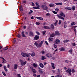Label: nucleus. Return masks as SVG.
<instances>
[{"mask_svg":"<svg viewBox=\"0 0 77 77\" xmlns=\"http://www.w3.org/2000/svg\"><path fill=\"white\" fill-rule=\"evenodd\" d=\"M31 52L32 53V56L33 57V56H35V53H34V52L31 51Z\"/></svg>","mask_w":77,"mask_h":77,"instance_id":"16","label":"nucleus"},{"mask_svg":"<svg viewBox=\"0 0 77 77\" xmlns=\"http://www.w3.org/2000/svg\"><path fill=\"white\" fill-rule=\"evenodd\" d=\"M50 36H51L52 37H54V34L53 33L52 34H51L50 35Z\"/></svg>","mask_w":77,"mask_h":77,"instance_id":"35","label":"nucleus"},{"mask_svg":"<svg viewBox=\"0 0 77 77\" xmlns=\"http://www.w3.org/2000/svg\"><path fill=\"white\" fill-rule=\"evenodd\" d=\"M66 27H67V26L66 25H65V24L64 25V28H66Z\"/></svg>","mask_w":77,"mask_h":77,"instance_id":"47","label":"nucleus"},{"mask_svg":"<svg viewBox=\"0 0 77 77\" xmlns=\"http://www.w3.org/2000/svg\"><path fill=\"white\" fill-rule=\"evenodd\" d=\"M39 66L41 68H44V65L41 63H39Z\"/></svg>","mask_w":77,"mask_h":77,"instance_id":"18","label":"nucleus"},{"mask_svg":"<svg viewBox=\"0 0 77 77\" xmlns=\"http://www.w3.org/2000/svg\"><path fill=\"white\" fill-rule=\"evenodd\" d=\"M60 50L61 51H65V48H60Z\"/></svg>","mask_w":77,"mask_h":77,"instance_id":"15","label":"nucleus"},{"mask_svg":"<svg viewBox=\"0 0 77 77\" xmlns=\"http://www.w3.org/2000/svg\"><path fill=\"white\" fill-rule=\"evenodd\" d=\"M55 34L57 35H59L60 34L59 33V31H56L55 32Z\"/></svg>","mask_w":77,"mask_h":77,"instance_id":"20","label":"nucleus"},{"mask_svg":"<svg viewBox=\"0 0 77 77\" xmlns=\"http://www.w3.org/2000/svg\"><path fill=\"white\" fill-rule=\"evenodd\" d=\"M69 42V40H66L63 41V42L64 43L67 42Z\"/></svg>","mask_w":77,"mask_h":77,"instance_id":"31","label":"nucleus"},{"mask_svg":"<svg viewBox=\"0 0 77 77\" xmlns=\"http://www.w3.org/2000/svg\"><path fill=\"white\" fill-rule=\"evenodd\" d=\"M3 67H4V70H5V71H6V72H8V69L6 68V66H4Z\"/></svg>","mask_w":77,"mask_h":77,"instance_id":"12","label":"nucleus"},{"mask_svg":"<svg viewBox=\"0 0 77 77\" xmlns=\"http://www.w3.org/2000/svg\"><path fill=\"white\" fill-rule=\"evenodd\" d=\"M35 18H36L38 20H44V19H43V18L41 17H36Z\"/></svg>","mask_w":77,"mask_h":77,"instance_id":"13","label":"nucleus"},{"mask_svg":"<svg viewBox=\"0 0 77 77\" xmlns=\"http://www.w3.org/2000/svg\"><path fill=\"white\" fill-rule=\"evenodd\" d=\"M54 48H56L57 47V45L54 44Z\"/></svg>","mask_w":77,"mask_h":77,"instance_id":"41","label":"nucleus"},{"mask_svg":"<svg viewBox=\"0 0 77 77\" xmlns=\"http://www.w3.org/2000/svg\"><path fill=\"white\" fill-rule=\"evenodd\" d=\"M65 9L67 10H71V9H72V8L70 7H66L65 8Z\"/></svg>","mask_w":77,"mask_h":77,"instance_id":"19","label":"nucleus"},{"mask_svg":"<svg viewBox=\"0 0 77 77\" xmlns=\"http://www.w3.org/2000/svg\"><path fill=\"white\" fill-rule=\"evenodd\" d=\"M46 56L47 57H51L52 56V54L49 53L46 54Z\"/></svg>","mask_w":77,"mask_h":77,"instance_id":"8","label":"nucleus"},{"mask_svg":"<svg viewBox=\"0 0 77 77\" xmlns=\"http://www.w3.org/2000/svg\"><path fill=\"white\" fill-rule=\"evenodd\" d=\"M21 55L23 57H29V55L27 53H24L23 52L21 54Z\"/></svg>","mask_w":77,"mask_h":77,"instance_id":"3","label":"nucleus"},{"mask_svg":"<svg viewBox=\"0 0 77 77\" xmlns=\"http://www.w3.org/2000/svg\"><path fill=\"white\" fill-rule=\"evenodd\" d=\"M8 68H10V65H9V64H8Z\"/></svg>","mask_w":77,"mask_h":77,"instance_id":"53","label":"nucleus"},{"mask_svg":"<svg viewBox=\"0 0 77 77\" xmlns=\"http://www.w3.org/2000/svg\"><path fill=\"white\" fill-rule=\"evenodd\" d=\"M17 67H18V65L17 64H15L14 65V69H17Z\"/></svg>","mask_w":77,"mask_h":77,"instance_id":"14","label":"nucleus"},{"mask_svg":"<svg viewBox=\"0 0 77 77\" xmlns=\"http://www.w3.org/2000/svg\"><path fill=\"white\" fill-rule=\"evenodd\" d=\"M35 45L38 47V42H35Z\"/></svg>","mask_w":77,"mask_h":77,"instance_id":"30","label":"nucleus"},{"mask_svg":"<svg viewBox=\"0 0 77 77\" xmlns=\"http://www.w3.org/2000/svg\"><path fill=\"white\" fill-rule=\"evenodd\" d=\"M60 15H57V16L58 17V18H59V19H61V20H65V19L63 17L61 16H63L64 17H65V14L63 12L61 13L60 14Z\"/></svg>","mask_w":77,"mask_h":77,"instance_id":"1","label":"nucleus"},{"mask_svg":"<svg viewBox=\"0 0 77 77\" xmlns=\"http://www.w3.org/2000/svg\"><path fill=\"white\" fill-rule=\"evenodd\" d=\"M8 48L7 47L3 49L4 50H8Z\"/></svg>","mask_w":77,"mask_h":77,"instance_id":"42","label":"nucleus"},{"mask_svg":"<svg viewBox=\"0 0 77 77\" xmlns=\"http://www.w3.org/2000/svg\"><path fill=\"white\" fill-rule=\"evenodd\" d=\"M42 7L44 10H47V9H48V8L47 6L44 5H42Z\"/></svg>","mask_w":77,"mask_h":77,"instance_id":"4","label":"nucleus"},{"mask_svg":"<svg viewBox=\"0 0 77 77\" xmlns=\"http://www.w3.org/2000/svg\"><path fill=\"white\" fill-rule=\"evenodd\" d=\"M72 72H75V70H74V69H72Z\"/></svg>","mask_w":77,"mask_h":77,"instance_id":"57","label":"nucleus"},{"mask_svg":"<svg viewBox=\"0 0 77 77\" xmlns=\"http://www.w3.org/2000/svg\"><path fill=\"white\" fill-rule=\"evenodd\" d=\"M33 35V32H30L29 35H30V36H32Z\"/></svg>","mask_w":77,"mask_h":77,"instance_id":"34","label":"nucleus"},{"mask_svg":"<svg viewBox=\"0 0 77 77\" xmlns=\"http://www.w3.org/2000/svg\"><path fill=\"white\" fill-rule=\"evenodd\" d=\"M17 37H18V38H20V37H21V36H20V35H17Z\"/></svg>","mask_w":77,"mask_h":77,"instance_id":"51","label":"nucleus"},{"mask_svg":"<svg viewBox=\"0 0 77 77\" xmlns=\"http://www.w3.org/2000/svg\"><path fill=\"white\" fill-rule=\"evenodd\" d=\"M2 74L4 76H6V74H5V73L4 72H2Z\"/></svg>","mask_w":77,"mask_h":77,"instance_id":"40","label":"nucleus"},{"mask_svg":"<svg viewBox=\"0 0 77 77\" xmlns=\"http://www.w3.org/2000/svg\"><path fill=\"white\" fill-rule=\"evenodd\" d=\"M20 11H23V8L22 6H20Z\"/></svg>","mask_w":77,"mask_h":77,"instance_id":"33","label":"nucleus"},{"mask_svg":"<svg viewBox=\"0 0 77 77\" xmlns=\"http://www.w3.org/2000/svg\"><path fill=\"white\" fill-rule=\"evenodd\" d=\"M39 38V37L38 35H36L34 38V39L36 40H38Z\"/></svg>","mask_w":77,"mask_h":77,"instance_id":"11","label":"nucleus"},{"mask_svg":"<svg viewBox=\"0 0 77 77\" xmlns=\"http://www.w3.org/2000/svg\"><path fill=\"white\" fill-rule=\"evenodd\" d=\"M35 5L37 7H33V8L35 9H39L40 8H39V7L40 6H39V4L38 3H35Z\"/></svg>","mask_w":77,"mask_h":77,"instance_id":"2","label":"nucleus"},{"mask_svg":"<svg viewBox=\"0 0 77 77\" xmlns=\"http://www.w3.org/2000/svg\"><path fill=\"white\" fill-rule=\"evenodd\" d=\"M22 33V36H23V37H26V35H24V32H23Z\"/></svg>","mask_w":77,"mask_h":77,"instance_id":"26","label":"nucleus"},{"mask_svg":"<svg viewBox=\"0 0 77 77\" xmlns=\"http://www.w3.org/2000/svg\"><path fill=\"white\" fill-rule=\"evenodd\" d=\"M0 58L1 59H3H3H4V58H3V57H0Z\"/></svg>","mask_w":77,"mask_h":77,"instance_id":"64","label":"nucleus"},{"mask_svg":"<svg viewBox=\"0 0 77 77\" xmlns=\"http://www.w3.org/2000/svg\"><path fill=\"white\" fill-rule=\"evenodd\" d=\"M33 76H34L35 77L36 76V75L34 73L33 75Z\"/></svg>","mask_w":77,"mask_h":77,"instance_id":"60","label":"nucleus"},{"mask_svg":"<svg viewBox=\"0 0 77 77\" xmlns=\"http://www.w3.org/2000/svg\"><path fill=\"white\" fill-rule=\"evenodd\" d=\"M43 35H44L45 34V31H43L42 32Z\"/></svg>","mask_w":77,"mask_h":77,"instance_id":"44","label":"nucleus"},{"mask_svg":"<svg viewBox=\"0 0 77 77\" xmlns=\"http://www.w3.org/2000/svg\"><path fill=\"white\" fill-rule=\"evenodd\" d=\"M55 5H62V4L61 3H55Z\"/></svg>","mask_w":77,"mask_h":77,"instance_id":"22","label":"nucleus"},{"mask_svg":"<svg viewBox=\"0 0 77 77\" xmlns=\"http://www.w3.org/2000/svg\"><path fill=\"white\" fill-rule=\"evenodd\" d=\"M43 27L44 28V29H50L49 27L47 26H45Z\"/></svg>","mask_w":77,"mask_h":77,"instance_id":"17","label":"nucleus"},{"mask_svg":"<svg viewBox=\"0 0 77 77\" xmlns=\"http://www.w3.org/2000/svg\"><path fill=\"white\" fill-rule=\"evenodd\" d=\"M46 16H48V17H50L51 16L50 14H49V13H47L46 14Z\"/></svg>","mask_w":77,"mask_h":77,"instance_id":"36","label":"nucleus"},{"mask_svg":"<svg viewBox=\"0 0 77 77\" xmlns=\"http://www.w3.org/2000/svg\"><path fill=\"white\" fill-rule=\"evenodd\" d=\"M54 4H49V6L50 7H54Z\"/></svg>","mask_w":77,"mask_h":77,"instance_id":"25","label":"nucleus"},{"mask_svg":"<svg viewBox=\"0 0 77 77\" xmlns=\"http://www.w3.org/2000/svg\"><path fill=\"white\" fill-rule=\"evenodd\" d=\"M17 77H21V75L20 74H18L17 75Z\"/></svg>","mask_w":77,"mask_h":77,"instance_id":"56","label":"nucleus"},{"mask_svg":"<svg viewBox=\"0 0 77 77\" xmlns=\"http://www.w3.org/2000/svg\"><path fill=\"white\" fill-rule=\"evenodd\" d=\"M3 61L2 62V63H6V60H5V59H4L3 60Z\"/></svg>","mask_w":77,"mask_h":77,"instance_id":"29","label":"nucleus"},{"mask_svg":"<svg viewBox=\"0 0 77 77\" xmlns=\"http://www.w3.org/2000/svg\"><path fill=\"white\" fill-rule=\"evenodd\" d=\"M52 12L54 14H57V12L54 11H52Z\"/></svg>","mask_w":77,"mask_h":77,"instance_id":"39","label":"nucleus"},{"mask_svg":"<svg viewBox=\"0 0 77 77\" xmlns=\"http://www.w3.org/2000/svg\"><path fill=\"white\" fill-rule=\"evenodd\" d=\"M36 33H37V35H39V33L38 32H36Z\"/></svg>","mask_w":77,"mask_h":77,"instance_id":"52","label":"nucleus"},{"mask_svg":"<svg viewBox=\"0 0 77 77\" xmlns=\"http://www.w3.org/2000/svg\"><path fill=\"white\" fill-rule=\"evenodd\" d=\"M23 3H26V1H23Z\"/></svg>","mask_w":77,"mask_h":77,"instance_id":"63","label":"nucleus"},{"mask_svg":"<svg viewBox=\"0 0 77 77\" xmlns=\"http://www.w3.org/2000/svg\"><path fill=\"white\" fill-rule=\"evenodd\" d=\"M55 11H56V12H58V11H59V8H56L55 9Z\"/></svg>","mask_w":77,"mask_h":77,"instance_id":"38","label":"nucleus"},{"mask_svg":"<svg viewBox=\"0 0 77 77\" xmlns=\"http://www.w3.org/2000/svg\"><path fill=\"white\" fill-rule=\"evenodd\" d=\"M33 66H34V67L35 68H36L37 66H38V65L36 64H35V63H34L33 64Z\"/></svg>","mask_w":77,"mask_h":77,"instance_id":"23","label":"nucleus"},{"mask_svg":"<svg viewBox=\"0 0 77 77\" xmlns=\"http://www.w3.org/2000/svg\"><path fill=\"white\" fill-rule=\"evenodd\" d=\"M45 59H46V58L45 57V56H42V60H44Z\"/></svg>","mask_w":77,"mask_h":77,"instance_id":"24","label":"nucleus"},{"mask_svg":"<svg viewBox=\"0 0 77 77\" xmlns=\"http://www.w3.org/2000/svg\"><path fill=\"white\" fill-rule=\"evenodd\" d=\"M60 43V40L59 39H57L55 41V44H58Z\"/></svg>","mask_w":77,"mask_h":77,"instance_id":"7","label":"nucleus"},{"mask_svg":"<svg viewBox=\"0 0 77 77\" xmlns=\"http://www.w3.org/2000/svg\"><path fill=\"white\" fill-rule=\"evenodd\" d=\"M13 42H16V40H15V39H14L13 41Z\"/></svg>","mask_w":77,"mask_h":77,"instance_id":"62","label":"nucleus"},{"mask_svg":"<svg viewBox=\"0 0 77 77\" xmlns=\"http://www.w3.org/2000/svg\"><path fill=\"white\" fill-rule=\"evenodd\" d=\"M72 44L73 46H75V43H72Z\"/></svg>","mask_w":77,"mask_h":77,"instance_id":"48","label":"nucleus"},{"mask_svg":"<svg viewBox=\"0 0 77 77\" xmlns=\"http://www.w3.org/2000/svg\"><path fill=\"white\" fill-rule=\"evenodd\" d=\"M61 22H62V20H60L59 22V24H61Z\"/></svg>","mask_w":77,"mask_h":77,"instance_id":"45","label":"nucleus"},{"mask_svg":"<svg viewBox=\"0 0 77 77\" xmlns=\"http://www.w3.org/2000/svg\"><path fill=\"white\" fill-rule=\"evenodd\" d=\"M66 72H68L69 75H71V70L69 69H68L66 71Z\"/></svg>","mask_w":77,"mask_h":77,"instance_id":"6","label":"nucleus"},{"mask_svg":"<svg viewBox=\"0 0 77 77\" xmlns=\"http://www.w3.org/2000/svg\"><path fill=\"white\" fill-rule=\"evenodd\" d=\"M32 71L33 72H34V73H36V72H37L36 71L35 69H32Z\"/></svg>","mask_w":77,"mask_h":77,"instance_id":"21","label":"nucleus"},{"mask_svg":"<svg viewBox=\"0 0 77 77\" xmlns=\"http://www.w3.org/2000/svg\"><path fill=\"white\" fill-rule=\"evenodd\" d=\"M53 38H50L49 39V41L50 42L51 41H53Z\"/></svg>","mask_w":77,"mask_h":77,"instance_id":"27","label":"nucleus"},{"mask_svg":"<svg viewBox=\"0 0 77 77\" xmlns=\"http://www.w3.org/2000/svg\"><path fill=\"white\" fill-rule=\"evenodd\" d=\"M39 72H40L41 73H42L43 72L42 70H39Z\"/></svg>","mask_w":77,"mask_h":77,"instance_id":"50","label":"nucleus"},{"mask_svg":"<svg viewBox=\"0 0 77 77\" xmlns=\"http://www.w3.org/2000/svg\"><path fill=\"white\" fill-rule=\"evenodd\" d=\"M57 22L56 21L55 22V23H54V24L55 26H56V25H57Z\"/></svg>","mask_w":77,"mask_h":77,"instance_id":"43","label":"nucleus"},{"mask_svg":"<svg viewBox=\"0 0 77 77\" xmlns=\"http://www.w3.org/2000/svg\"><path fill=\"white\" fill-rule=\"evenodd\" d=\"M65 62L66 63H68V62H69V61L68 60H66Z\"/></svg>","mask_w":77,"mask_h":77,"instance_id":"59","label":"nucleus"},{"mask_svg":"<svg viewBox=\"0 0 77 77\" xmlns=\"http://www.w3.org/2000/svg\"><path fill=\"white\" fill-rule=\"evenodd\" d=\"M58 73L60 74V69H58Z\"/></svg>","mask_w":77,"mask_h":77,"instance_id":"58","label":"nucleus"},{"mask_svg":"<svg viewBox=\"0 0 77 77\" xmlns=\"http://www.w3.org/2000/svg\"><path fill=\"white\" fill-rule=\"evenodd\" d=\"M43 41H42L40 42V43L38 45V47H41L42 46V44H43Z\"/></svg>","mask_w":77,"mask_h":77,"instance_id":"9","label":"nucleus"},{"mask_svg":"<svg viewBox=\"0 0 77 77\" xmlns=\"http://www.w3.org/2000/svg\"><path fill=\"white\" fill-rule=\"evenodd\" d=\"M72 50L71 49L69 50V53H72Z\"/></svg>","mask_w":77,"mask_h":77,"instance_id":"54","label":"nucleus"},{"mask_svg":"<svg viewBox=\"0 0 77 77\" xmlns=\"http://www.w3.org/2000/svg\"><path fill=\"white\" fill-rule=\"evenodd\" d=\"M42 54H44L45 53V52L44 51H42Z\"/></svg>","mask_w":77,"mask_h":77,"instance_id":"55","label":"nucleus"},{"mask_svg":"<svg viewBox=\"0 0 77 77\" xmlns=\"http://www.w3.org/2000/svg\"><path fill=\"white\" fill-rule=\"evenodd\" d=\"M75 24V23L73 22L71 23V26H74Z\"/></svg>","mask_w":77,"mask_h":77,"instance_id":"28","label":"nucleus"},{"mask_svg":"<svg viewBox=\"0 0 77 77\" xmlns=\"http://www.w3.org/2000/svg\"><path fill=\"white\" fill-rule=\"evenodd\" d=\"M51 29H54V26H53V25L52 24L51 25Z\"/></svg>","mask_w":77,"mask_h":77,"instance_id":"32","label":"nucleus"},{"mask_svg":"<svg viewBox=\"0 0 77 77\" xmlns=\"http://www.w3.org/2000/svg\"><path fill=\"white\" fill-rule=\"evenodd\" d=\"M31 4V5L32 6H34V5H35V4H34L33 2H32Z\"/></svg>","mask_w":77,"mask_h":77,"instance_id":"46","label":"nucleus"},{"mask_svg":"<svg viewBox=\"0 0 77 77\" xmlns=\"http://www.w3.org/2000/svg\"><path fill=\"white\" fill-rule=\"evenodd\" d=\"M51 65L52 67L53 68V69H54L56 68V66L54 65V64L53 63H51Z\"/></svg>","mask_w":77,"mask_h":77,"instance_id":"10","label":"nucleus"},{"mask_svg":"<svg viewBox=\"0 0 77 77\" xmlns=\"http://www.w3.org/2000/svg\"><path fill=\"white\" fill-rule=\"evenodd\" d=\"M75 7L74 6L72 7V10H75Z\"/></svg>","mask_w":77,"mask_h":77,"instance_id":"49","label":"nucleus"},{"mask_svg":"<svg viewBox=\"0 0 77 77\" xmlns=\"http://www.w3.org/2000/svg\"><path fill=\"white\" fill-rule=\"evenodd\" d=\"M45 43L47 45H48V42L46 41H45Z\"/></svg>","mask_w":77,"mask_h":77,"instance_id":"61","label":"nucleus"},{"mask_svg":"<svg viewBox=\"0 0 77 77\" xmlns=\"http://www.w3.org/2000/svg\"><path fill=\"white\" fill-rule=\"evenodd\" d=\"M35 24L36 25H39V24H40V23H39V22H36L35 23Z\"/></svg>","mask_w":77,"mask_h":77,"instance_id":"37","label":"nucleus"},{"mask_svg":"<svg viewBox=\"0 0 77 77\" xmlns=\"http://www.w3.org/2000/svg\"><path fill=\"white\" fill-rule=\"evenodd\" d=\"M20 62L21 65L22 66L23 65H25V64H26V63H27V61H25L24 62L21 60H20Z\"/></svg>","mask_w":77,"mask_h":77,"instance_id":"5","label":"nucleus"}]
</instances>
